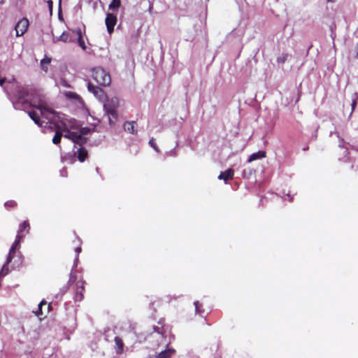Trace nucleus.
I'll return each instance as SVG.
<instances>
[{
	"mask_svg": "<svg viewBox=\"0 0 358 358\" xmlns=\"http://www.w3.org/2000/svg\"><path fill=\"white\" fill-rule=\"evenodd\" d=\"M234 176V170L232 169H229L224 172H221L218 176V179L223 180L225 183H227V180L231 179Z\"/></svg>",
	"mask_w": 358,
	"mask_h": 358,
	"instance_id": "nucleus-11",
	"label": "nucleus"
},
{
	"mask_svg": "<svg viewBox=\"0 0 358 358\" xmlns=\"http://www.w3.org/2000/svg\"><path fill=\"white\" fill-rule=\"evenodd\" d=\"M76 34L78 36V43L79 46L83 50H85L87 47H86V45L85 44V42H84V40L83 38L81 29H76Z\"/></svg>",
	"mask_w": 358,
	"mask_h": 358,
	"instance_id": "nucleus-17",
	"label": "nucleus"
},
{
	"mask_svg": "<svg viewBox=\"0 0 358 358\" xmlns=\"http://www.w3.org/2000/svg\"><path fill=\"white\" fill-rule=\"evenodd\" d=\"M166 347L169 346V343H166ZM176 353V350L172 348H166L165 350L158 353L155 358H171Z\"/></svg>",
	"mask_w": 358,
	"mask_h": 358,
	"instance_id": "nucleus-8",
	"label": "nucleus"
},
{
	"mask_svg": "<svg viewBox=\"0 0 358 358\" xmlns=\"http://www.w3.org/2000/svg\"><path fill=\"white\" fill-rule=\"evenodd\" d=\"M265 157H266V152L259 150L257 152H255V153H252V155H250V156L249 157V158L248 159V162H252L257 159L264 158Z\"/></svg>",
	"mask_w": 358,
	"mask_h": 358,
	"instance_id": "nucleus-12",
	"label": "nucleus"
},
{
	"mask_svg": "<svg viewBox=\"0 0 358 358\" xmlns=\"http://www.w3.org/2000/svg\"><path fill=\"white\" fill-rule=\"evenodd\" d=\"M287 55L282 54L281 56L278 57L277 59V62L279 64H282L287 60Z\"/></svg>",
	"mask_w": 358,
	"mask_h": 358,
	"instance_id": "nucleus-29",
	"label": "nucleus"
},
{
	"mask_svg": "<svg viewBox=\"0 0 358 358\" xmlns=\"http://www.w3.org/2000/svg\"><path fill=\"white\" fill-rule=\"evenodd\" d=\"M66 96L71 99H75V100H79L80 98V96L76 94L75 92H68L66 93Z\"/></svg>",
	"mask_w": 358,
	"mask_h": 358,
	"instance_id": "nucleus-25",
	"label": "nucleus"
},
{
	"mask_svg": "<svg viewBox=\"0 0 358 358\" xmlns=\"http://www.w3.org/2000/svg\"><path fill=\"white\" fill-rule=\"evenodd\" d=\"M16 203L14 201H9L5 203V206L7 207H13L15 206Z\"/></svg>",
	"mask_w": 358,
	"mask_h": 358,
	"instance_id": "nucleus-31",
	"label": "nucleus"
},
{
	"mask_svg": "<svg viewBox=\"0 0 358 358\" xmlns=\"http://www.w3.org/2000/svg\"><path fill=\"white\" fill-rule=\"evenodd\" d=\"M45 304H46V301H44V300H43V301H41L39 303V304H38V310H36V311L35 312V314H36V315H38H38H40L42 313V312H41V307H42V306L45 305Z\"/></svg>",
	"mask_w": 358,
	"mask_h": 358,
	"instance_id": "nucleus-27",
	"label": "nucleus"
},
{
	"mask_svg": "<svg viewBox=\"0 0 358 358\" xmlns=\"http://www.w3.org/2000/svg\"><path fill=\"white\" fill-rule=\"evenodd\" d=\"M78 135L80 136L82 138V143H79V145H83L86 143L87 138L85 137V135H87L90 132V129L88 127H82L78 131Z\"/></svg>",
	"mask_w": 358,
	"mask_h": 358,
	"instance_id": "nucleus-13",
	"label": "nucleus"
},
{
	"mask_svg": "<svg viewBox=\"0 0 358 358\" xmlns=\"http://www.w3.org/2000/svg\"><path fill=\"white\" fill-rule=\"evenodd\" d=\"M19 99H24L23 96L20 94V92L18 94Z\"/></svg>",
	"mask_w": 358,
	"mask_h": 358,
	"instance_id": "nucleus-37",
	"label": "nucleus"
},
{
	"mask_svg": "<svg viewBox=\"0 0 358 358\" xmlns=\"http://www.w3.org/2000/svg\"><path fill=\"white\" fill-rule=\"evenodd\" d=\"M115 343L117 346V350H116V352L117 354H120L122 353V350H123V346H124V343L122 342V340L118 337V336H116L115 338Z\"/></svg>",
	"mask_w": 358,
	"mask_h": 358,
	"instance_id": "nucleus-19",
	"label": "nucleus"
},
{
	"mask_svg": "<svg viewBox=\"0 0 358 358\" xmlns=\"http://www.w3.org/2000/svg\"><path fill=\"white\" fill-rule=\"evenodd\" d=\"M9 264L10 263H6V262L5 264L3 265V266L0 271V278L4 277L5 275H6L8 273V264Z\"/></svg>",
	"mask_w": 358,
	"mask_h": 358,
	"instance_id": "nucleus-23",
	"label": "nucleus"
},
{
	"mask_svg": "<svg viewBox=\"0 0 358 358\" xmlns=\"http://www.w3.org/2000/svg\"><path fill=\"white\" fill-rule=\"evenodd\" d=\"M5 81L6 78H0V85L2 86Z\"/></svg>",
	"mask_w": 358,
	"mask_h": 358,
	"instance_id": "nucleus-32",
	"label": "nucleus"
},
{
	"mask_svg": "<svg viewBox=\"0 0 358 358\" xmlns=\"http://www.w3.org/2000/svg\"><path fill=\"white\" fill-rule=\"evenodd\" d=\"M55 125L56 127V131H55V134L52 138V143L54 144H58L61 141L63 134L62 132V130H61V128H60L59 124H55Z\"/></svg>",
	"mask_w": 358,
	"mask_h": 358,
	"instance_id": "nucleus-14",
	"label": "nucleus"
},
{
	"mask_svg": "<svg viewBox=\"0 0 358 358\" xmlns=\"http://www.w3.org/2000/svg\"><path fill=\"white\" fill-rule=\"evenodd\" d=\"M286 196L287 197V199H288V200H289V201H292V197L291 196V195H290L289 194H287L286 195Z\"/></svg>",
	"mask_w": 358,
	"mask_h": 358,
	"instance_id": "nucleus-33",
	"label": "nucleus"
},
{
	"mask_svg": "<svg viewBox=\"0 0 358 358\" xmlns=\"http://www.w3.org/2000/svg\"><path fill=\"white\" fill-rule=\"evenodd\" d=\"M88 90L92 93L95 97H96L100 101H105L106 95L103 90L99 87L94 86L91 83L87 84Z\"/></svg>",
	"mask_w": 358,
	"mask_h": 358,
	"instance_id": "nucleus-5",
	"label": "nucleus"
},
{
	"mask_svg": "<svg viewBox=\"0 0 358 358\" xmlns=\"http://www.w3.org/2000/svg\"><path fill=\"white\" fill-rule=\"evenodd\" d=\"M92 77L99 85L103 86L108 85L111 81L110 75L101 67L93 69Z\"/></svg>",
	"mask_w": 358,
	"mask_h": 358,
	"instance_id": "nucleus-3",
	"label": "nucleus"
},
{
	"mask_svg": "<svg viewBox=\"0 0 358 358\" xmlns=\"http://www.w3.org/2000/svg\"><path fill=\"white\" fill-rule=\"evenodd\" d=\"M84 289V287H83V282H82V285H80V287H79L78 285V289L76 291V299L77 301H80L82 300L83 299V294H82V291Z\"/></svg>",
	"mask_w": 358,
	"mask_h": 358,
	"instance_id": "nucleus-22",
	"label": "nucleus"
},
{
	"mask_svg": "<svg viewBox=\"0 0 358 358\" xmlns=\"http://www.w3.org/2000/svg\"><path fill=\"white\" fill-rule=\"evenodd\" d=\"M29 27V20L27 18H22L17 22L15 27L16 36H22L27 30Z\"/></svg>",
	"mask_w": 358,
	"mask_h": 358,
	"instance_id": "nucleus-6",
	"label": "nucleus"
},
{
	"mask_svg": "<svg viewBox=\"0 0 358 358\" xmlns=\"http://www.w3.org/2000/svg\"><path fill=\"white\" fill-rule=\"evenodd\" d=\"M77 152H78L77 157H78V160L80 162H83L85 160V159L87 158V155H88L87 150L83 147H80L78 149Z\"/></svg>",
	"mask_w": 358,
	"mask_h": 358,
	"instance_id": "nucleus-15",
	"label": "nucleus"
},
{
	"mask_svg": "<svg viewBox=\"0 0 358 358\" xmlns=\"http://www.w3.org/2000/svg\"><path fill=\"white\" fill-rule=\"evenodd\" d=\"M149 145L157 152H159V148L157 147V144L155 143V140L154 138H152L150 141H149Z\"/></svg>",
	"mask_w": 358,
	"mask_h": 358,
	"instance_id": "nucleus-26",
	"label": "nucleus"
},
{
	"mask_svg": "<svg viewBox=\"0 0 358 358\" xmlns=\"http://www.w3.org/2000/svg\"><path fill=\"white\" fill-rule=\"evenodd\" d=\"M103 106L105 113L108 116L110 125L114 124V122L112 120V118L115 120L117 118V109L119 106L118 98L114 96L110 99H108L106 101L103 103Z\"/></svg>",
	"mask_w": 358,
	"mask_h": 358,
	"instance_id": "nucleus-2",
	"label": "nucleus"
},
{
	"mask_svg": "<svg viewBox=\"0 0 358 358\" xmlns=\"http://www.w3.org/2000/svg\"><path fill=\"white\" fill-rule=\"evenodd\" d=\"M194 305L195 307V313L201 315L204 312L202 308V305L199 303V301H194Z\"/></svg>",
	"mask_w": 358,
	"mask_h": 358,
	"instance_id": "nucleus-21",
	"label": "nucleus"
},
{
	"mask_svg": "<svg viewBox=\"0 0 358 358\" xmlns=\"http://www.w3.org/2000/svg\"><path fill=\"white\" fill-rule=\"evenodd\" d=\"M51 62V59L50 58H44L41 61V69L44 71H47L48 70V68H47V65L49 64Z\"/></svg>",
	"mask_w": 358,
	"mask_h": 358,
	"instance_id": "nucleus-24",
	"label": "nucleus"
},
{
	"mask_svg": "<svg viewBox=\"0 0 358 358\" xmlns=\"http://www.w3.org/2000/svg\"><path fill=\"white\" fill-rule=\"evenodd\" d=\"M162 328L163 327H153V331L150 334V337H153L157 339L158 341H159V343H162V340L165 338V336H164V334L162 332Z\"/></svg>",
	"mask_w": 358,
	"mask_h": 358,
	"instance_id": "nucleus-9",
	"label": "nucleus"
},
{
	"mask_svg": "<svg viewBox=\"0 0 358 358\" xmlns=\"http://www.w3.org/2000/svg\"><path fill=\"white\" fill-rule=\"evenodd\" d=\"M24 236V235H17L16 236L15 240L13 242V243L12 244V245L9 250V252H8V257L6 258V263L11 262V261L13 258V255H14L16 250L20 247V244L21 241H22Z\"/></svg>",
	"mask_w": 358,
	"mask_h": 358,
	"instance_id": "nucleus-4",
	"label": "nucleus"
},
{
	"mask_svg": "<svg viewBox=\"0 0 358 358\" xmlns=\"http://www.w3.org/2000/svg\"><path fill=\"white\" fill-rule=\"evenodd\" d=\"M48 122H49V121L48 120V122H46V124H48ZM50 123L53 124L52 122H50Z\"/></svg>",
	"mask_w": 358,
	"mask_h": 358,
	"instance_id": "nucleus-39",
	"label": "nucleus"
},
{
	"mask_svg": "<svg viewBox=\"0 0 358 358\" xmlns=\"http://www.w3.org/2000/svg\"><path fill=\"white\" fill-rule=\"evenodd\" d=\"M74 36H72L69 32H63L59 37L57 38H54V42H57L58 41L66 43V42H72L74 41Z\"/></svg>",
	"mask_w": 358,
	"mask_h": 358,
	"instance_id": "nucleus-10",
	"label": "nucleus"
},
{
	"mask_svg": "<svg viewBox=\"0 0 358 358\" xmlns=\"http://www.w3.org/2000/svg\"><path fill=\"white\" fill-rule=\"evenodd\" d=\"M355 105H356V102H355V101H353V102H352V109L355 108Z\"/></svg>",
	"mask_w": 358,
	"mask_h": 358,
	"instance_id": "nucleus-36",
	"label": "nucleus"
},
{
	"mask_svg": "<svg viewBox=\"0 0 358 358\" xmlns=\"http://www.w3.org/2000/svg\"><path fill=\"white\" fill-rule=\"evenodd\" d=\"M107 31L109 34H111L114 30V27L117 22V17L115 15L111 13H108L105 20Z\"/></svg>",
	"mask_w": 358,
	"mask_h": 358,
	"instance_id": "nucleus-7",
	"label": "nucleus"
},
{
	"mask_svg": "<svg viewBox=\"0 0 358 358\" xmlns=\"http://www.w3.org/2000/svg\"><path fill=\"white\" fill-rule=\"evenodd\" d=\"M48 3H49V5H52V1H51V0H50V1H48Z\"/></svg>",
	"mask_w": 358,
	"mask_h": 358,
	"instance_id": "nucleus-38",
	"label": "nucleus"
},
{
	"mask_svg": "<svg viewBox=\"0 0 358 358\" xmlns=\"http://www.w3.org/2000/svg\"><path fill=\"white\" fill-rule=\"evenodd\" d=\"M75 252L76 253V259H75V261H74L73 266H77V263H78V255L81 252V248L80 247L76 248L75 249Z\"/></svg>",
	"mask_w": 358,
	"mask_h": 358,
	"instance_id": "nucleus-30",
	"label": "nucleus"
},
{
	"mask_svg": "<svg viewBox=\"0 0 358 358\" xmlns=\"http://www.w3.org/2000/svg\"><path fill=\"white\" fill-rule=\"evenodd\" d=\"M121 6L120 0H112L108 6V8L111 10H117Z\"/></svg>",
	"mask_w": 358,
	"mask_h": 358,
	"instance_id": "nucleus-20",
	"label": "nucleus"
},
{
	"mask_svg": "<svg viewBox=\"0 0 358 358\" xmlns=\"http://www.w3.org/2000/svg\"><path fill=\"white\" fill-rule=\"evenodd\" d=\"M136 124L135 122H126L124 124V129L125 131L131 133L135 134L136 131L134 129V125Z\"/></svg>",
	"mask_w": 358,
	"mask_h": 358,
	"instance_id": "nucleus-18",
	"label": "nucleus"
},
{
	"mask_svg": "<svg viewBox=\"0 0 358 358\" xmlns=\"http://www.w3.org/2000/svg\"><path fill=\"white\" fill-rule=\"evenodd\" d=\"M152 9V4H150V6H149V12H150V13H151Z\"/></svg>",
	"mask_w": 358,
	"mask_h": 358,
	"instance_id": "nucleus-35",
	"label": "nucleus"
},
{
	"mask_svg": "<svg viewBox=\"0 0 358 358\" xmlns=\"http://www.w3.org/2000/svg\"><path fill=\"white\" fill-rule=\"evenodd\" d=\"M45 304H46V301H44V300H43V301H41L39 303V304H38V310H36V311L35 312V314H36V315H38H38H40L42 313V312H41V307H42V306L45 305Z\"/></svg>",
	"mask_w": 358,
	"mask_h": 358,
	"instance_id": "nucleus-28",
	"label": "nucleus"
},
{
	"mask_svg": "<svg viewBox=\"0 0 358 358\" xmlns=\"http://www.w3.org/2000/svg\"><path fill=\"white\" fill-rule=\"evenodd\" d=\"M27 231V233L29 231V224L28 221H24L19 226L17 235H24L23 231Z\"/></svg>",
	"mask_w": 358,
	"mask_h": 358,
	"instance_id": "nucleus-16",
	"label": "nucleus"
},
{
	"mask_svg": "<svg viewBox=\"0 0 358 358\" xmlns=\"http://www.w3.org/2000/svg\"><path fill=\"white\" fill-rule=\"evenodd\" d=\"M72 279H76V276L73 275V273H71V277H70V280H72Z\"/></svg>",
	"mask_w": 358,
	"mask_h": 358,
	"instance_id": "nucleus-34",
	"label": "nucleus"
},
{
	"mask_svg": "<svg viewBox=\"0 0 358 358\" xmlns=\"http://www.w3.org/2000/svg\"><path fill=\"white\" fill-rule=\"evenodd\" d=\"M31 106L34 110L28 111L27 114L38 127H42L43 123L40 117L54 123V124H61L62 126V128H61L62 132H66L62 136L71 140L76 144L79 145L82 143L83 140L80 136L78 135V132L71 131V129L76 128V120L74 119L67 120L64 115L55 111L45 96H38L34 98L32 100Z\"/></svg>",
	"mask_w": 358,
	"mask_h": 358,
	"instance_id": "nucleus-1",
	"label": "nucleus"
}]
</instances>
